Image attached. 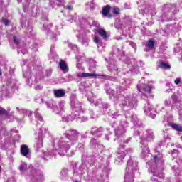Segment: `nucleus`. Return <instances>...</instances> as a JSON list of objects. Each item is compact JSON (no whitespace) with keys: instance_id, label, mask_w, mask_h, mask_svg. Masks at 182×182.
Instances as JSON below:
<instances>
[{"instance_id":"nucleus-64","label":"nucleus","mask_w":182,"mask_h":182,"mask_svg":"<svg viewBox=\"0 0 182 182\" xmlns=\"http://www.w3.org/2000/svg\"><path fill=\"white\" fill-rule=\"evenodd\" d=\"M86 90V88L82 89V87H80V91L81 92V93H85Z\"/></svg>"},{"instance_id":"nucleus-41","label":"nucleus","mask_w":182,"mask_h":182,"mask_svg":"<svg viewBox=\"0 0 182 182\" xmlns=\"http://www.w3.org/2000/svg\"><path fill=\"white\" fill-rule=\"evenodd\" d=\"M103 174L106 177H109V173H110V166L107 165V166L104 167L103 168Z\"/></svg>"},{"instance_id":"nucleus-42","label":"nucleus","mask_w":182,"mask_h":182,"mask_svg":"<svg viewBox=\"0 0 182 182\" xmlns=\"http://www.w3.org/2000/svg\"><path fill=\"white\" fill-rule=\"evenodd\" d=\"M11 112V109H9L7 111L0 106V116H8V112Z\"/></svg>"},{"instance_id":"nucleus-12","label":"nucleus","mask_w":182,"mask_h":182,"mask_svg":"<svg viewBox=\"0 0 182 182\" xmlns=\"http://www.w3.org/2000/svg\"><path fill=\"white\" fill-rule=\"evenodd\" d=\"M137 90L142 93L143 96L153 98V95H151V86L144 84V78H141L138 82Z\"/></svg>"},{"instance_id":"nucleus-62","label":"nucleus","mask_w":182,"mask_h":182,"mask_svg":"<svg viewBox=\"0 0 182 182\" xmlns=\"http://www.w3.org/2000/svg\"><path fill=\"white\" fill-rule=\"evenodd\" d=\"M7 182H16V180L14 178H10L7 180Z\"/></svg>"},{"instance_id":"nucleus-17","label":"nucleus","mask_w":182,"mask_h":182,"mask_svg":"<svg viewBox=\"0 0 182 182\" xmlns=\"http://www.w3.org/2000/svg\"><path fill=\"white\" fill-rule=\"evenodd\" d=\"M78 76L80 77H96V76H100L102 77H107L109 80H112V82H117V78L116 77H109L107 75H96L95 73H81L78 74Z\"/></svg>"},{"instance_id":"nucleus-20","label":"nucleus","mask_w":182,"mask_h":182,"mask_svg":"<svg viewBox=\"0 0 182 182\" xmlns=\"http://www.w3.org/2000/svg\"><path fill=\"white\" fill-rule=\"evenodd\" d=\"M105 90L108 95H111V96H113L114 97H116L119 93L123 92V87H117L116 88V92L109 87V86L105 87Z\"/></svg>"},{"instance_id":"nucleus-21","label":"nucleus","mask_w":182,"mask_h":182,"mask_svg":"<svg viewBox=\"0 0 182 182\" xmlns=\"http://www.w3.org/2000/svg\"><path fill=\"white\" fill-rule=\"evenodd\" d=\"M35 114V122H33V124H39V126H42L43 124V118L41 115V113L39 112V109H37L36 112H34Z\"/></svg>"},{"instance_id":"nucleus-8","label":"nucleus","mask_w":182,"mask_h":182,"mask_svg":"<svg viewBox=\"0 0 182 182\" xmlns=\"http://www.w3.org/2000/svg\"><path fill=\"white\" fill-rule=\"evenodd\" d=\"M111 126L113 127L115 136L117 137L114 140L122 141V140H123V137H124V133H126V127L129 126L127 122H121L119 124H117L116 122H113Z\"/></svg>"},{"instance_id":"nucleus-28","label":"nucleus","mask_w":182,"mask_h":182,"mask_svg":"<svg viewBox=\"0 0 182 182\" xmlns=\"http://www.w3.org/2000/svg\"><path fill=\"white\" fill-rule=\"evenodd\" d=\"M52 28V24H49L46 26V24L43 25V31L48 33V35L52 36V39L53 42H56V36L53 34V32L50 31V28Z\"/></svg>"},{"instance_id":"nucleus-59","label":"nucleus","mask_w":182,"mask_h":182,"mask_svg":"<svg viewBox=\"0 0 182 182\" xmlns=\"http://www.w3.org/2000/svg\"><path fill=\"white\" fill-rule=\"evenodd\" d=\"M127 43H129V45H130V46H132V48H136V44L132 41H127Z\"/></svg>"},{"instance_id":"nucleus-47","label":"nucleus","mask_w":182,"mask_h":182,"mask_svg":"<svg viewBox=\"0 0 182 182\" xmlns=\"http://www.w3.org/2000/svg\"><path fill=\"white\" fill-rule=\"evenodd\" d=\"M9 87H11V92H15V89H18L16 87V85H15V82L14 80L11 81V83L9 85Z\"/></svg>"},{"instance_id":"nucleus-10","label":"nucleus","mask_w":182,"mask_h":182,"mask_svg":"<svg viewBox=\"0 0 182 182\" xmlns=\"http://www.w3.org/2000/svg\"><path fill=\"white\" fill-rule=\"evenodd\" d=\"M164 105L167 107H176L178 110H179V119L182 120V106L178 102V97L176 95H173L171 98H167L164 100Z\"/></svg>"},{"instance_id":"nucleus-6","label":"nucleus","mask_w":182,"mask_h":182,"mask_svg":"<svg viewBox=\"0 0 182 182\" xmlns=\"http://www.w3.org/2000/svg\"><path fill=\"white\" fill-rule=\"evenodd\" d=\"M119 106L122 110H129L136 106L137 100L134 97L129 95H122L118 98Z\"/></svg>"},{"instance_id":"nucleus-31","label":"nucleus","mask_w":182,"mask_h":182,"mask_svg":"<svg viewBox=\"0 0 182 182\" xmlns=\"http://www.w3.org/2000/svg\"><path fill=\"white\" fill-rule=\"evenodd\" d=\"M110 11V6L107 5L102 9V15L106 18H112V14L109 13Z\"/></svg>"},{"instance_id":"nucleus-19","label":"nucleus","mask_w":182,"mask_h":182,"mask_svg":"<svg viewBox=\"0 0 182 182\" xmlns=\"http://www.w3.org/2000/svg\"><path fill=\"white\" fill-rule=\"evenodd\" d=\"M90 146L92 149H96L98 154L99 153H102L103 150H105V146L102 144H98L97 141L95 139H92L90 141Z\"/></svg>"},{"instance_id":"nucleus-23","label":"nucleus","mask_w":182,"mask_h":182,"mask_svg":"<svg viewBox=\"0 0 182 182\" xmlns=\"http://www.w3.org/2000/svg\"><path fill=\"white\" fill-rule=\"evenodd\" d=\"M164 11L166 14H168V12H171L172 14H177L178 9H177L176 5L166 4L164 7Z\"/></svg>"},{"instance_id":"nucleus-40","label":"nucleus","mask_w":182,"mask_h":182,"mask_svg":"<svg viewBox=\"0 0 182 182\" xmlns=\"http://www.w3.org/2000/svg\"><path fill=\"white\" fill-rule=\"evenodd\" d=\"M146 48L149 49H154V41L153 40H149L146 45Z\"/></svg>"},{"instance_id":"nucleus-35","label":"nucleus","mask_w":182,"mask_h":182,"mask_svg":"<svg viewBox=\"0 0 182 182\" xmlns=\"http://www.w3.org/2000/svg\"><path fill=\"white\" fill-rule=\"evenodd\" d=\"M131 121L132 122L134 126H140V124H139V119L137 118V115L132 114L131 116Z\"/></svg>"},{"instance_id":"nucleus-48","label":"nucleus","mask_w":182,"mask_h":182,"mask_svg":"<svg viewBox=\"0 0 182 182\" xmlns=\"http://www.w3.org/2000/svg\"><path fill=\"white\" fill-rule=\"evenodd\" d=\"M92 63H90V70H92V72H95V70L94 69H96V62L95 61H92Z\"/></svg>"},{"instance_id":"nucleus-51","label":"nucleus","mask_w":182,"mask_h":182,"mask_svg":"<svg viewBox=\"0 0 182 182\" xmlns=\"http://www.w3.org/2000/svg\"><path fill=\"white\" fill-rule=\"evenodd\" d=\"M112 12L115 15H119V14H120V9H119L118 7H114Z\"/></svg>"},{"instance_id":"nucleus-52","label":"nucleus","mask_w":182,"mask_h":182,"mask_svg":"<svg viewBox=\"0 0 182 182\" xmlns=\"http://www.w3.org/2000/svg\"><path fill=\"white\" fill-rule=\"evenodd\" d=\"M13 39H14V42L15 45H16V46H18V45L21 42V40H19V38H18L16 36H14Z\"/></svg>"},{"instance_id":"nucleus-36","label":"nucleus","mask_w":182,"mask_h":182,"mask_svg":"<svg viewBox=\"0 0 182 182\" xmlns=\"http://www.w3.org/2000/svg\"><path fill=\"white\" fill-rule=\"evenodd\" d=\"M159 68H161V69H171V66L168 65V63L161 61L159 64Z\"/></svg>"},{"instance_id":"nucleus-27","label":"nucleus","mask_w":182,"mask_h":182,"mask_svg":"<svg viewBox=\"0 0 182 182\" xmlns=\"http://www.w3.org/2000/svg\"><path fill=\"white\" fill-rule=\"evenodd\" d=\"M53 95L57 99H60V97H64L66 95V91L63 89H58V90H53Z\"/></svg>"},{"instance_id":"nucleus-14","label":"nucleus","mask_w":182,"mask_h":182,"mask_svg":"<svg viewBox=\"0 0 182 182\" xmlns=\"http://www.w3.org/2000/svg\"><path fill=\"white\" fill-rule=\"evenodd\" d=\"M88 96L87 100L93 106H99V107H101L103 109V110H107L109 109V105L105 104L102 102V100L98 99L97 100H95L96 99V96L93 95V93L91 92H87Z\"/></svg>"},{"instance_id":"nucleus-49","label":"nucleus","mask_w":182,"mask_h":182,"mask_svg":"<svg viewBox=\"0 0 182 182\" xmlns=\"http://www.w3.org/2000/svg\"><path fill=\"white\" fill-rule=\"evenodd\" d=\"M90 119H97V115H96V114L93 112V110L90 109Z\"/></svg>"},{"instance_id":"nucleus-57","label":"nucleus","mask_w":182,"mask_h":182,"mask_svg":"<svg viewBox=\"0 0 182 182\" xmlns=\"http://www.w3.org/2000/svg\"><path fill=\"white\" fill-rule=\"evenodd\" d=\"M174 82L176 85H180V83H181V78H176Z\"/></svg>"},{"instance_id":"nucleus-61","label":"nucleus","mask_w":182,"mask_h":182,"mask_svg":"<svg viewBox=\"0 0 182 182\" xmlns=\"http://www.w3.org/2000/svg\"><path fill=\"white\" fill-rule=\"evenodd\" d=\"M3 23H4V25H8V23H9V21H8V19L3 18Z\"/></svg>"},{"instance_id":"nucleus-7","label":"nucleus","mask_w":182,"mask_h":182,"mask_svg":"<svg viewBox=\"0 0 182 182\" xmlns=\"http://www.w3.org/2000/svg\"><path fill=\"white\" fill-rule=\"evenodd\" d=\"M95 157L94 156H82V162L81 166H80V168H75L74 170V175H79L82 176V174H85V168H87V170H89L92 166L95 165Z\"/></svg>"},{"instance_id":"nucleus-53","label":"nucleus","mask_w":182,"mask_h":182,"mask_svg":"<svg viewBox=\"0 0 182 182\" xmlns=\"http://www.w3.org/2000/svg\"><path fill=\"white\" fill-rule=\"evenodd\" d=\"M77 149L80 151H83L85 150V145L83 144H80L77 146Z\"/></svg>"},{"instance_id":"nucleus-15","label":"nucleus","mask_w":182,"mask_h":182,"mask_svg":"<svg viewBox=\"0 0 182 182\" xmlns=\"http://www.w3.org/2000/svg\"><path fill=\"white\" fill-rule=\"evenodd\" d=\"M114 53H117V56H121V58H119L120 60L123 61L124 63H126V65H128L127 66L129 68V72H134V69H133V63L130 61V59H129L127 55H124V53H123L119 48H117L114 50Z\"/></svg>"},{"instance_id":"nucleus-13","label":"nucleus","mask_w":182,"mask_h":182,"mask_svg":"<svg viewBox=\"0 0 182 182\" xmlns=\"http://www.w3.org/2000/svg\"><path fill=\"white\" fill-rule=\"evenodd\" d=\"M129 153H133V149H128L127 150H124V145L120 144L119 148L118 149V153L115 158V164H122V161H123V159H124V157H126V154H129Z\"/></svg>"},{"instance_id":"nucleus-5","label":"nucleus","mask_w":182,"mask_h":182,"mask_svg":"<svg viewBox=\"0 0 182 182\" xmlns=\"http://www.w3.org/2000/svg\"><path fill=\"white\" fill-rule=\"evenodd\" d=\"M41 103H45L48 109H52L53 112L55 113V114H60V116H62V114H63V112H65V101H60L58 102V107L56 104V101L53 100L45 101L41 98Z\"/></svg>"},{"instance_id":"nucleus-50","label":"nucleus","mask_w":182,"mask_h":182,"mask_svg":"<svg viewBox=\"0 0 182 182\" xmlns=\"http://www.w3.org/2000/svg\"><path fill=\"white\" fill-rule=\"evenodd\" d=\"M22 53L23 55H25L26 53H28V49H21V48L18 47V53Z\"/></svg>"},{"instance_id":"nucleus-16","label":"nucleus","mask_w":182,"mask_h":182,"mask_svg":"<svg viewBox=\"0 0 182 182\" xmlns=\"http://www.w3.org/2000/svg\"><path fill=\"white\" fill-rule=\"evenodd\" d=\"M23 76L25 77L27 85H33V83H36V77L32 75L31 70L23 71Z\"/></svg>"},{"instance_id":"nucleus-58","label":"nucleus","mask_w":182,"mask_h":182,"mask_svg":"<svg viewBox=\"0 0 182 182\" xmlns=\"http://www.w3.org/2000/svg\"><path fill=\"white\" fill-rule=\"evenodd\" d=\"M77 69H79L80 70H83V67H82V64H80V63H77Z\"/></svg>"},{"instance_id":"nucleus-30","label":"nucleus","mask_w":182,"mask_h":182,"mask_svg":"<svg viewBox=\"0 0 182 182\" xmlns=\"http://www.w3.org/2000/svg\"><path fill=\"white\" fill-rule=\"evenodd\" d=\"M93 41L97 45L98 48H101V50H103V49H105V43H103L100 37H99L98 36H95L93 38Z\"/></svg>"},{"instance_id":"nucleus-32","label":"nucleus","mask_w":182,"mask_h":182,"mask_svg":"<svg viewBox=\"0 0 182 182\" xmlns=\"http://www.w3.org/2000/svg\"><path fill=\"white\" fill-rule=\"evenodd\" d=\"M16 110L18 112V113H23V114H25V116H28V117H31L32 112L27 109H22L19 107L16 108Z\"/></svg>"},{"instance_id":"nucleus-38","label":"nucleus","mask_w":182,"mask_h":182,"mask_svg":"<svg viewBox=\"0 0 182 182\" xmlns=\"http://www.w3.org/2000/svg\"><path fill=\"white\" fill-rule=\"evenodd\" d=\"M60 68L63 72H68V65H66V63L65 61H60Z\"/></svg>"},{"instance_id":"nucleus-43","label":"nucleus","mask_w":182,"mask_h":182,"mask_svg":"<svg viewBox=\"0 0 182 182\" xmlns=\"http://www.w3.org/2000/svg\"><path fill=\"white\" fill-rule=\"evenodd\" d=\"M172 170H175V176H182V170L180 169V168H176V166H173L172 167Z\"/></svg>"},{"instance_id":"nucleus-37","label":"nucleus","mask_w":182,"mask_h":182,"mask_svg":"<svg viewBox=\"0 0 182 182\" xmlns=\"http://www.w3.org/2000/svg\"><path fill=\"white\" fill-rule=\"evenodd\" d=\"M148 8L149 6H146V4H144L139 6V10L141 11V12H144V14H150V10H149Z\"/></svg>"},{"instance_id":"nucleus-11","label":"nucleus","mask_w":182,"mask_h":182,"mask_svg":"<svg viewBox=\"0 0 182 182\" xmlns=\"http://www.w3.org/2000/svg\"><path fill=\"white\" fill-rule=\"evenodd\" d=\"M11 136L12 134L6 132V128L0 124V149L2 150L5 149V146L9 143Z\"/></svg>"},{"instance_id":"nucleus-56","label":"nucleus","mask_w":182,"mask_h":182,"mask_svg":"<svg viewBox=\"0 0 182 182\" xmlns=\"http://www.w3.org/2000/svg\"><path fill=\"white\" fill-rule=\"evenodd\" d=\"M34 89H36V90H42V89H43V86H42V85H36L34 87Z\"/></svg>"},{"instance_id":"nucleus-18","label":"nucleus","mask_w":182,"mask_h":182,"mask_svg":"<svg viewBox=\"0 0 182 182\" xmlns=\"http://www.w3.org/2000/svg\"><path fill=\"white\" fill-rule=\"evenodd\" d=\"M105 60L108 62L109 65L107 66L109 72H115V73H119V68L116 65V61H114V58H105Z\"/></svg>"},{"instance_id":"nucleus-1","label":"nucleus","mask_w":182,"mask_h":182,"mask_svg":"<svg viewBox=\"0 0 182 182\" xmlns=\"http://www.w3.org/2000/svg\"><path fill=\"white\" fill-rule=\"evenodd\" d=\"M63 136L57 138L53 141V148L52 151L48 150L43 152L44 160H49L52 157L59 156H65L66 153L70 150L72 146H75L79 140L80 133L76 129H68L64 134Z\"/></svg>"},{"instance_id":"nucleus-34","label":"nucleus","mask_w":182,"mask_h":182,"mask_svg":"<svg viewBox=\"0 0 182 182\" xmlns=\"http://www.w3.org/2000/svg\"><path fill=\"white\" fill-rule=\"evenodd\" d=\"M168 126L172 127L173 130H176V132H182V126L178 124L174 123H168Z\"/></svg>"},{"instance_id":"nucleus-60","label":"nucleus","mask_w":182,"mask_h":182,"mask_svg":"<svg viewBox=\"0 0 182 182\" xmlns=\"http://www.w3.org/2000/svg\"><path fill=\"white\" fill-rule=\"evenodd\" d=\"M174 154H178V149H173L171 152V155L174 156Z\"/></svg>"},{"instance_id":"nucleus-33","label":"nucleus","mask_w":182,"mask_h":182,"mask_svg":"<svg viewBox=\"0 0 182 182\" xmlns=\"http://www.w3.org/2000/svg\"><path fill=\"white\" fill-rule=\"evenodd\" d=\"M58 1V6H64V9H68V11H72V6L71 5H65V0H57Z\"/></svg>"},{"instance_id":"nucleus-24","label":"nucleus","mask_w":182,"mask_h":182,"mask_svg":"<svg viewBox=\"0 0 182 182\" xmlns=\"http://www.w3.org/2000/svg\"><path fill=\"white\" fill-rule=\"evenodd\" d=\"M96 33L101 36L103 41H107V39H109V33L106 32V30L99 28L96 29Z\"/></svg>"},{"instance_id":"nucleus-26","label":"nucleus","mask_w":182,"mask_h":182,"mask_svg":"<svg viewBox=\"0 0 182 182\" xmlns=\"http://www.w3.org/2000/svg\"><path fill=\"white\" fill-rule=\"evenodd\" d=\"M21 154L24 157L28 158L31 156V150L29 149V147H28L27 145H25V144L21 145Z\"/></svg>"},{"instance_id":"nucleus-29","label":"nucleus","mask_w":182,"mask_h":182,"mask_svg":"<svg viewBox=\"0 0 182 182\" xmlns=\"http://www.w3.org/2000/svg\"><path fill=\"white\" fill-rule=\"evenodd\" d=\"M77 38L79 42H80L83 46H89V38L87 37H85L82 34H80L77 36Z\"/></svg>"},{"instance_id":"nucleus-54","label":"nucleus","mask_w":182,"mask_h":182,"mask_svg":"<svg viewBox=\"0 0 182 182\" xmlns=\"http://www.w3.org/2000/svg\"><path fill=\"white\" fill-rule=\"evenodd\" d=\"M27 23H28L27 31L31 33L32 31H33V28H32V26H31V24H29V22H27Z\"/></svg>"},{"instance_id":"nucleus-55","label":"nucleus","mask_w":182,"mask_h":182,"mask_svg":"<svg viewBox=\"0 0 182 182\" xmlns=\"http://www.w3.org/2000/svg\"><path fill=\"white\" fill-rule=\"evenodd\" d=\"M92 26H95V28H100V24H99V22L94 21H92Z\"/></svg>"},{"instance_id":"nucleus-45","label":"nucleus","mask_w":182,"mask_h":182,"mask_svg":"<svg viewBox=\"0 0 182 182\" xmlns=\"http://www.w3.org/2000/svg\"><path fill=\"white\" fill-rule=\"evenodd\" d=\"M28 168V164L26 163H21L19 166L20 171H25Z\"/></svg>"},{"instance_id":"nucleus-9","label":"nucleus","mask_w":182,"mask_h":182,"mask_svg":"<svg viewBox=\"0 0 182 182\" xmlns=\"http://www.w3.org/2000/svg\"><path fill=\"white\" fill-rule=\"evenodd\" d=\"M46 133V129L43 127H41L36 131V143L34 144L36 151H41V149L43 147V139Z\"/></svg>"},{"instance_id":"nucleus-63","label":"nucleus","mask_w":182,"mask_h":182,"mask_svg":"<svg viewBox=\"0 0 182 182\" xmlns=\"http://www.w3.org/2000/svg\"><path fill=\"white\" fill-rule=\"evenodd\" d=\"M122 141H123L124 143H125L126 144H127V143H129V141L130 140L129 139H127L126 141L124 140V136H123V138H122Z\"/></svg>"},{"instance_id":"nucleus-22","label":"nucleus","mask_w":182,"mask_h":182,"mask_svg":"<svg viewBox=\"0 0 182 182\" xmlns=\"http://www.w3.org/2000/svg\"><path fill=\"white\" fill-rule=\"evenodd\" d=\"M144 110L149 117L154 119L156 117V114H153L151 112H153V105L150 104V102H147L146 105L144 107Z\"/></svg>"},{"instance_id":"nucleus-25","label":"nucleus","mask_w":182,"mask_h":182,"mask_svg":"<svg viewBox=\"0 0 182 182\" xmlns=\"http://www.w3.org/2000/svg\"><path fill=\"white\" fill-rule=\"evenodd\" d=\"M90 134H92V136H97V137H100L102 134H103V128H97L96 127H92L91 129Z\"/></svg>"},{"instance_id":"nucleus-44","label":"nucleus","mask_w":182,"mask_h":182,"mask_svg":"<svg viewBox=\"0 0 182 182\" xmlns=\"http://www.w3.org/2000/svg\"><path fill=\"white\" fill-rule=\"evenodd\" d=\"M109 115L111 116L112 119H118V117H124L119 112H114L112 114H109Z\"/></svg>"},{"instance_id":"nucleus-3","label":"nucleus","mask_w":182,"mask_h":182,"mask_svg":"<svg viewBox=\"0 0 182 182\" xmlns=\"http://www.w3.org/2000/svg\"><path fill=\"white\" fill-rule=\"evenodd\" d=\"M139 170L137 166V158L132 157L127 161L125 169L124 182L134 181V173Z\"/></svg>"},{"instance_id":"nucleus-39","label":"nucleus","mask_w":182,"mask_h":182,"mask_svg":"<svg viewBox=\"0 0 182 182\" xmlns=\"http://www.w3.org/2000/svg\"><path fill=\"white\" fill-rule=\"evenodd\" d=\"M95 3L93 1H90L86 4V9H89L90 11H93L95 9Z\"/></svg>"},{"instance_id":"nucleus-4","label":"nucleus","mask_w":182,"mask_h":182,"mask_svg":"<svg viewBox=\"0 0 182 182\" xmlns=\"http://www.w3.org/2000/svg\"><path fill=\"white\" fill-rule=\"evenodd\" d=\"M26 178L30 182H43L45 180L43 172L31 165L27 169Z\"/></svg>"},{"instance_id":"nucleus-2","label":"nucleus","mask_w":182,"mask_h":182,"mask_svg":"<svg viewBox=\"0 0 182 182\" xmlns=\"http://www.w3.org/2000/svg\"><path fill=\"white\" fill-rule=\"evenodd\" d=\"M70 103L73 112L69 116L62 117V122L63 123H69V122H73L75 119H80V113H85V111L82 109V103L77 100L76 95H71Z\"/></svg>"},{"instance_id":"nucleus-46","label":"nucleus","mask_w":182,"mask_h":182,"mask_svg":"<svg viewBox=\"0 0 182 182\" xmlns=\"http://www.w3.org/2000/svg\"><path fill=\"white\" fill-rule=\"evenodd\" d=\"M68 169L67 168H63L61 172H60V175L62 178H65V177H68Z\"/></svg>"}]
</instances>
